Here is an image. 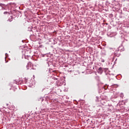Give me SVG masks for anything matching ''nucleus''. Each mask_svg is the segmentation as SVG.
Here are the masks:
<instances>
[{"label": "nucleus", "mask_w": 129, "mask_h": 129, "mask_svg": "<svg viewBox=\"0 0 129 129\" xmlns=\"http://www.w3.org/2000/svg\"><path fill=\"white\" fill-rule=\"evenodd\" d=\"M120 97H121L122 98V97H123V94L121 93L120 95Z\"/></svg>", "instance_id": "1"}, {"label": "nucleus", "mask_w": 129, "mask_h": 129, "mask_svg": "<svg viewBox=\"0 0 129 129\" xmlns=\"http://www.w3.org/2000/svg\"><path fill=\"white\" fill-rule=\"evenodd\" d=\"M99 71H102V68H99Z\"/></svg>", "instance_id": "2"}, {"label": "nucleus", "mask_w": 129, "mask_h": 129, "mask_svg": "<svg viewBox=\"0 0 129 129\" xmlns=\"http://www.w3.org/2000/svg\"><path fill=\"white\" fill-rule=\"evenodd\" d=\"M3 6H5V4H0V7H3Z\"/></svg>", "instance_id": "3"}, {"label": "nucleus", "mask_w": 129, "mask_h": 129, "mask_svg": "<svg viewBox=\"0 0 129 129\" xmlns=\"http://www.w3.org/2000/svg\"><path fill=\"white\" fill-rule=\"evenodd\" d=\"M6 14H9V12H4V14L6 15Z\"/></svg>", "instance_id": "4"}, {"label": "nucleus", "mask_w": 129, "mask_h": 129, "mask_svg": "<svg viewBox=\"0 0 129 129\" xmlns=\"http://www.w3.org/2000/svg\"><path fill=\"white\" fill-rule=\"evenodd\" d=\"M101 59L102 62H104V59H101Z\"/></svg>", "instance_id": "5"}]
</instances>
